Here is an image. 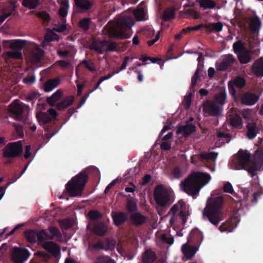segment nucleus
<instances>
[{"label": "nucleus", "mask_w": 263, "mask_h": 263, "mask_svg": "<svg viewBox=\"0 0 263 263\" xmlns=\"http://www.w3.org/2000/svg\"><path fill=\"white\" fill-rule=\"evenodd\" d=\"M74 101L73 96H68L66 97L63 100L57 104V107L59 109H64L70 106Z\"/></svg>", "instance_id": "nucleus-38"}, {"label": "nucleus", "mask_w": 263, "mask_h": 263, "mask_svg": "<svg viewBox=\"0 0 263 263\" xmlns=\"http://www.w3.org/2000/svg\"><path fill=\"white\" fill-rule=\"evenodd\" d=\"M252 70L257 77H263V57L259 58L254 62Z\"/></svg>", "instance_id": "nucleus-20"}, {"label": "nucleus", "mask_w": 263, "mask_h": 263, "mask_svg": "<svg viewBox=\"0 0 263 263\" xmlns=\"http://www.w3.org/2000/svg\"><path fill=\"white\" fill-rule=\"evenodd\" d=\"M196 130V126L190 122H187L185 125H182V134L184 137H188Z\"/></svg>", "instance_id": "nucleus-30"}, {"label": "nucleus", "mask_w": 263, "mask_h": 263, "mask_svg": "<svg viewBox=\"0 0 263 263\" xmlns=\"http://www.w3.org/2000/svg\"><path fill=\"white\" fill-rule=\"evenodd\" d=\"M161 239L164 242L172 245L174 242V239L173 237L167 236L166 234H162L161 236Z\"/></svg>", "instance_id": "nucleus-64"}, {"label": "nucleus", "mask_w": 263, "mask_h": 263, "mask_svg": "<svg viewBox=\"0 0 263 263\" xmlns=\"http://www.w3.org/2000/svg\"><path fill=\"white\" fill-rule=\"evenodd\" d=\"M25 234L27 239L30 242H34L37 240L38 232L35 231H27Z\"/></svg>", "instance_id": "nucleus-44"}, {"label": "nucleus", "mask_w": 263, "mask_h": 263, "mask_svg": "<svg viewBox=\"0 0 263 263\" xmlns=\"http://www.w3.org/2000/svg\"><path fill=\"white\" fill-rule=\"evenodd\" d=\"M261 26V21L257 15L252 16L250 18L249 27L251 31L255 33L259 31Z\"/></svg>", "instance_id": "nucleus-24"}, {"label": "nucleus", "mask_w": 263, "mask_h": 263, "mask_svg": "<svg viewBox=\"0 0 263 263\" xmlns=\"http://www.w3.org/2000/svg\"><path fill=\"white\" fill-rule=\"evenodd\" d=\"M107 231V228L103 223H98L93 227V232L99 236H103Z\"/></svg>", "instance_id": "nucleus-36"}, {"label": "nucleus", "mask_w": 263, "mask_h": 263, "mask_svg": "<svg viewBox=\"0 0 263 263\" xmlns=\"http://www.w3.org/2000/svg\"><path fill=\"white\" fill-rule=\"evenodd\" d=\"M202 107L203 111L206 116H218L221 114L222 110V108L219 105L209 100L203 102Z\"/></svg>", "instance_id": "nucleus-10"}, {"label": "nucleus", "mask_w": 263, "mask_h": 263, "mask_svg": "<svg viewBox=\"0 0 263 263\" xmlns=\"http://www.w3.org/2000/svg\"><path fill=\"white\" fill-rule=\"evenodd\" d=\"M39 4V0H23L22 5L29 9L35 8Z\"/></svg>", "instance_id": "nucleus-46"}, {"label": "nucleus", "mask_w": 263, "mask_h": 263, "mask_svg": "<svg viewBox=\"0 0 263 263\" xmlns=\"http://www.w3.org/2000/svg\"><path fill=\"white\" fill-rule=\"evenodd\" d=\"M62 96V91L61 90H58L51 97L47 98V102L50 106H57L60 102V98Z\"/></svg>", "instance_id": "nucleus-28"}, {"label": "nucleus", "mask_w": 263, "mask_h": 263, "mask_svg": "<svg viewBox=\"0 0 263 263\" xmlns=\"http://www.w3.org/2000/svg\"><path fill=\"white\" fill-rule=\"evenodd\" d=\"M27 42L25 40H7L3 41V45L5 48L20 50L27 45Z\"/></svg>", "instance_id": "nucleus-16"}, {"label": "nucleus", "mask_w": 263, "mask_h": 263, "mask_svg": "<svg viewBox=\"0 0 263 263\" xmlns=\"http://www.w3.org/2000/svg\"><path fill=\"white\" fill-rule=\"evenodd\" d=\"M126 208L129 212H135L137 208L136 203L132 200L127 201Z\"/></svg>", "instance_id": "nucleus-58"}, {"label": "nucleus", "mask_w": 263, "mask_h": 263, "mask_svg": "<svg viewBox=\"0 0 263 263\" xmlns=\"http://www.w3.org/2000/svg\"><path fill=\"white\" fill-rule=\"evenodd\" d=\"M154 196L156 203L161 206L166 205L170 201L169 192L165 187L161 185L155 189Z\"/></svg>", "instance_id": "nucleus-6"}, {"label": "nucleus", "mask_w": 263, "mask_h": 263, "mask_svg": "<svg viewBox=\"0 0 263 263\" xmlns=\"http://www.w3.org/2000/svg\"><path fill=\"white\" fill-rule=\"evenodd\" d=\"M246 43L242 40H238L233 44V50L236 54L245 51L248 48L246 47Z\"/></svg>", "instance_id": "nucleus-32"}, {"label": "nucleus", "mask_w": 263, "mask_h": 263, "mask_svg": "<svg viewBox=\"0 0 263 263\" xmlns=\"http://www.w3.org/2000/svg\"><path fill=\"white\" fill-rule=\"evenodd\" d=\"M69 9V4L67 1H62L61 3L60 8L59 10V15L62 17L61 21L63 23L61 25H55L53 30L59 32H63L66 29V17L68 14V10Z\"/></svg>", "instance_id": "nucleus-12"}, {"label": "nucleus", "mask_w": 263, "mask_h": 263, "mask_svg": "<svg viewBox=\"0 0 263 263\" xmlns=\"http://www.w3.org/2000/svg\"><path fill=\"white\" fill-rule=\"evenodd\" d=\"M96 263H115V262L109 257L99 256L96 259Z\"/></svg>", "instance_id": "nucleus-55"}, {"label": "nucleus", "mask_w": 263, "mask_h": 263, "mask_svg": "<svg viewBox=\"0 0 263 263\" xmlns=\"http://www.w3.org/2000/svg\"><path fill=\"white\" fill-rule=\"evenodd\" d=\"M230 124L234 127L241 129L242 127V119L239 115H235L231 118Z\"/></svg>", "instance_id": "nucleus-42"}, {"label": "nucleus", "mask_w": 263, "mask_h": 263, "mask_svg": "<svg viewBox=\"0 0 263 263\" xmlns=\"http://www.w3.org/2000/svg\"><path fill=\"white\" fill-rule=\"evenodd\" d=\"M171 174L174 178L178 179L180 178L181 170L179 165L173 166Z\"/></svg>", "instance_id": "nucleus-52"}, {"label": "nucleus", "mask_w": 263, "mask_h": 263, "mask_svg": "<svg viewBox=\"0 0 263 263\" xmlns=\"http://www.w3.org/2000/svg\"><path fill=\"white\" fill-rule=\"evenodd\" d=\"M30 255L29 251L25 249L15 248L13 250L12 259L15 263H23Z\"/></svg>", "instance_id": "nucleus-13"}, {"label": "nucleus", "mask_w": 263, "mask_h": 263, "mask_svg": "<svg viewBox=\"0 0 263 263\" xmlns=\"http://www.w3.org/2000/svg\"><path fill=\"white\" fill-rule=\"evenodd\" d=\"M186 205L185 203L182 201V225L186 222L188 216L190 215V212L187 210L186 211Z\"/></svg>", "instance_id": "nucleus-48"}, {"label": "nucleus", "mask_w": 263, "mask_h": 263, "mask_svg": "<svg viewBox=\"0 0 263 263\" xmlns=\"http://www.w3.org/2000/svg\"><path fill=\"white\" fill-rule=\"evenodd\" d=\"M87 181L86 173H81L73 177L66 185V191L71 197L81 196L84 186Z\"/></svg>", "instance_id": "nucleus-5"}, {"label": "nucleus", "mask_w": 263, "mask_h": 263, "mask_svg": "<svg viewBox=\"0 0 263 263\" xmlns=\"http://www.w3.org/2000/svg\"><path fill=\"white\" fill-rule=\"evenodd\" d=\"M43 54V51L37 45H34V49L32 52L30 57L31 62L32 63H36L39 62L42 58Z\"/></svg>", "instance_id": "nucleus-27"}, {"label": "nucleus", "mask_w": 263, "mask_h": 263, "mask_svg": "<svg viewBox=\"0 0 263 263\" xmlns=\"http://www.w3.org/2000/svg\"><path fill=\"white\" fill-rule=\"evenodd\" d=\"M206 28L210 32H219L222 31L223 25L221 22L210 23L206 26Z\"/></svg>", "instance_id": "nucleus-41"}, {"label": "nucleus", "mask_w": 263, "mask_h": 263, "mask_svg": "<svg viewBox=\"0 0 263 263\" xmlns=\"http://www.w3.org/2000/svg\"><path fill=\"white\" fill-rule=\"evenodd\" d=\"M36 118L41 124H45L51 120L48 114L44 112H39L37 113Z\"/></svg>", "instance_id": "nucleus-43"}, {"label": "nucleus", "mask_w": 263, "mask_h": 263, "mask_svg": "<svg viewBox=\"0 0 263 263\" xmlns=\"http://www.w3.org/2000/svg\"><path fill=\"white\" fill-rule=\"evenodd\" d=\"M42 247L48 252L53 254H59L60 252V247L57 244L52 241L45 242Z\"/></svg>", "instance_id": "nucleus-26"}, {"label": "nucleus", "mask_w": 263, "mask_h": 263, "mask_svg": "<svg viewBox=\"0 0 263 263\" xmlns=\"http://www.w3.org/2000/svg\"><path fill=\"white\" fill-rule=\"evenodd\" d=\"M223 190L224 192L230 194H233L234 192L233 186L231 183L229 182H227L224 184Z\"/></svg>", "instance_id": "nucleus-63"}, {"label": "nucleus", "mask_w": 263, "mask_h": 263, "mask_svg": "<svg viewBox=\"0 0 263 263\" xmlns=\"http://www.w3.org/2000/svg\"><path fill=\"white\" fill-rule=\"evenodd\" d=\"M113 220L114 221V223L116 226H119L123 223L127 218V215L122 212L118 213L115 214L113 217Z\"/></svg>", "instance_id": "nucleus-39"}, {"label": "nucleus", "mask_w": 263, "mask_h": 263, "mask_svg": "<svg viewBox=\"0 0 263 263\" xmlns=\"http://www.w3.org/2000/svg\"><path fill=\"white\" fill-rule=\"evenodd\" d=\"M48 232L46 230H42L38 233L37 240L42 242L45 240L49 239Z\"/></svg>", "instance_id": "nucleus-54"}, {"label": "nucleus", "mask_w": 263, "mask_h": 263, "mask_svg": "<svg viewBox=\"0 0 263 263\" xmlns=\"http://www.w3.org/2000/svg\"><path fill=\"white\" fill-rule=\"evenodd\" d=\"M198 247L193 246L192 245L185 243L182 246V253L183 254L185 260L192 259L194 256L197 251H198Z\"/></svg>", "instance_id": "nucleus-17"}, {"label": "nucleus", "mask_w": 263, "mask_h": 263, "mask_svg": "<svg viewBox=\"0 0 263 263\" xmlns=\"http://www.w3.org/2000/svg\"><path fill=\"white\" fill-rule=\"evenodd\" d=\"M239 221L237 216L231 217L220 226L219 230L222 232H231L237 227Z\"/></svg>", "instance_id": "nucleus-14"}, {"label": "nucleus", "mask_w": 263, "mask_h": 263, "mask_svg": "<svg viewBox=\"0 0 263 263\" xmlns=\"http://www.w3.org/2000/svg\"><path fill=\"white\" fill-rule=\"evenodd\" d=\"M211 179V176L209 173L193 172L182 182V190L193 197L197 196L200 190L207 184Z\"/></svg>", "instance_id": "nucleus-2"}, {"label": "nucleus", "mask_w": 263, "mask_h": 263, "mask_svg": "<svg viewBox=\"0 0 263 263\" xmlns=\"http://www.w3.org/2000/svg\"><path fill=\"white\" fill-rule=\"evenodd\" d=\"M58 35L53 31L48 30L45 37V42H51L58 39Z\"/></svg>", "instance_id": "nucleus-50"}, {"label": "nucleus", "mask_w": 263, "mask_h": 263, "mask_svg": "<svg viewBox=\"0 0 263 263\" xmlns=\"http://www.w3.org/2000/svg\"><path fill=\"white\" fill-rule=\"evenodd\" d=\"M60 83V80L58 78L49 80L45 83L44 90L46 92H50L57 87Z\"/></svg>", "instance_id": "nucleus-29"}, {"label": "nucleus", "mask_w": 263, "mask_h": 263, "mask_svg": "<svg viewBox=\"0 0 263 263\" xmlns=\"http://www.w3.org/2000/svg\"><path fill=\"white\" fill-rule=\"evenodd\" d=\"M29 109L28 105L16 100L9 105L8 111L15 120H20L23 112L25 111H28Z\"/></svg>", "instance_id": "nucleus-9"}, {"label": "nucleus", "mask_w": 263, "mask_h": 263, "mask_svg": "<svg viewBox=\"0 0 263 263\" xmlns=\"http://www.w3.org/2000/svg\"><path fill=\"white\" fill-rule=\"evenodd\" d=\"M175 13V9L174 8H168L163 13V17L164 20H168L174 18Z\"/></svg>", "instance_id": "nucleus-49"}, {"label": "nucleus", "mask_w": 263, "mask_h": 263, "mask_svg": "<svg viewBox=\"0 0 263 263\" xmlns=\"http://www.w3.org/2000/svg\"><path fill=\"white\" fill-rule=\"evenodd\" d=\"M156 259V255L151 250H146L142 255V262L150 263Z\"/></svg>", "instance_id": "nucleus-33"}, {"label": "nucleus", "mask_w": 263, "mask_h": 263, "mask_svg": "<svg viewBox=\"0 0 263 263\" xmlns=\"http://www.w3.org/2000/svg\"><path fill=\"white\" fill-rule=\"evenodd\" d=\"M227 98V95L224 88L218 91L214 96L213 102L219 105L220 107L226 104Z\"/></svg>", "instance_id": "nucleus-21"}, {"label": "nucleus", "mask_w": 263, "mask_h": 263, "mask_svg": "<svg viewBox=\"0 0 263 263\" xmlns=\"http://www.w3.org/2000/svg\"><path fill=\"white\" fill-rule=\"evenodd\" d=\"M246 80L240 76L236 77L233 79L228 82V88L229 92L234 100H236L238 98V95L237 93L236 88L242 89L246 86Z\"/></svg>", "instance_id": "nucleus-7"}, {"label": "nucleus", "mask_w": 263, "mask_h": 263, "mask_svg": "<svg viewBox=\"0 0 263 263\" xmlns=\"http://www.w3.org/2000/svg\"><path fill=\"white\" fill-rule=\"evenodd\" d=\"M233 164L235 170H246L251 177L258 178L256 172L260 171L263 165V152L256 150L253 159L251 160V155L248 151L240 149L237 154L236 158L233 161Z\"/></svg>", "instance_id": "nucleus-1"}, {"label": "nucleus", "mask_w": 263, "mask_h": 263, "mask_svg": "<svg viewBox=\"0 0 263 263\" xmlns=\"http://www.w3.org/2000/svg\"><path fill=\"white\" fill-rule=\"evenodd\" d=\"M202 240V233L198 229H195L192 230L191 232L189 237L188 238L187 242L193 241L192 243L193 244L199 243L200 245L201 243Z\"/></svg>", "instance_id": "nucleus-22"}, {"label": "nucleus", "mask_w": 263, "mask_h": 263, "mask_svg": "<svg viewBox=\"0 0 263 263\" xmlns=\"http://www.w3.org/2000/svg\"><path fill=\"white\" fill-rule=\"evenodd\" d=\"M134 24L135 22L131 17L121 16L117 21V25L120 28V30H117L111 24H108L103 28V32L111 37L127 38L129 36L126 34L125 30L130 29Z\"/></svg>", "instance_id": "nucleus-4"}, {"label": "nucleus", "mask_w": 263, "mask_h": 263, "mask_svg": "<svg viewBox=\"0 0 263 263\" xmlns=\"http://www.w3.org/2000/svg\"><path fill=\"white\" fill-rule=\"evenodd\" d=\"M105 40H95L91 44L90 48L99 53L102 54L105 52Z\"/></svg>", "instance_id": "nucleus-25"}, {"label": "nucleus", "mask_w": 263, "mask_h": 263, "mask_svg": "<svg viewBox=\"0 0 263 263\" xmlns=\"http://www.w3.org/2000/svg\"><path fill=\"white\" fill-rule=\"evenodd\" d=\"M48 230L49 232V234H48L49 236V239H53L55 236H58L60 233L59 230L58 228L53 227H49Z\"/></svg>", "instance_id": "nucleus-56"}, {"label": "nucleus", "mask_w": 263, "mask_h": 263, "mask_svg": "<svg viewBox=\"0 0 263 263\" xmlns=\"http://www.w3.org/2000/svg\"><path fill=\"white\" fill-rule=\"evenodd\" d=\"M130 218L131 222L137 226L144 223L147 220V217L142 215L140 212L132 213L130 215Z\"/></svg>", "instance_id": "nucleus-23"}, {"label": "nucleus", "mask_w": 263, "mask_h": 263, "mask_svg": "<svg viewBox=\"0 0 263 263\" xmlns=\"http://www.w3.org/2000/svg\"><path fill=\"white\" fill-rule=\"evenodd\" d=\"M174 51V46L172 45L170 47V49L168 50L166 54L167 59L165 61H168L169 60L176 59L179 57V55H178L177 56L173 57L172 56V52Z\"/></svg>", "instance_id": "nucleus-62"}, {"label": "nucleus", "mask_w": 263, "mask_h": 263, "mask_svg": "<svg viewBox=\"0 0 263 263\" xmlns=\"http://www.w3.org/2000/svg\"><path fill=\"white\" fill-rule=\"evenodd\" d=\"M246 128L247 129V138L251 140L254 139L260 130L256 123L254 122H248L246 125Z\"/></svg>", "instance_id": "nucleus-18"}, {"label": "nucleus", "mask_w": 263, "mask_h": 263, "mask_svg": "<svg viewBox=\"0 0 263 263\" xmlns=\"http://www.w3.org/2000/svg\"><path fill=\"white\" fill-rule=\"evenodd\" d=\"M105 52L114 51L116 50L117 45L115 42L105 41Z\"/></svg>", "instance_id": "nucleus-51"}, {"label": "nucleus", "mask_w": 263, "mask_h": 263, "mask_svg": "<svg viewBox=\"0 0 263 263\" xmlns=\"http://www.w3.org/2000/svg\"><path fill=\"white\" fill-rule=\"evenodd\" d=\"M118 72H112L111 74H108L106 76L102 77L99 80L98 84L95 88V89H97L99 85L103 82L104 81L109 79L111 78L114 75L117 73Z\"/></svg>", "instance_id": "nucleus-60"}, {"label": "nucleus", "mask_w": 263, "mask_h": 263, "mask_svg": "<svg viewBox=\"0 0 263 263\" xmlns=\"http://www.w3.org/2000/svg\"><path fill=\"white\" fill-rule=\"evenodd\" d=\"M82 63L84 64L85 67L90 71H96V68L95 67L93 63L86 60H84L83 61Z\"/></svg>", "instance_id": "nucleus-61"}, {"label": "nucleus", "mask_w": 263, "mask_h": 263, "mask_svg": "<svg viewBox=\"0 0 263 263\" xmlns=\"http://www.w3.org/2000/svg\"><path fill=\"white\" fill-rule=\"evenodd\" d=\"M116 245V242L114 240L111 239H107L106 240V246H104L101 242H98V243L93 246V248L97 249H105V250H110L112 249Z\"/></svg>", "instance_id": "nucleus-35"}, {"label": "nucleus", "mask_w": 263, "mask_h": 263, "mask_svg": "<svg viewBox=\"0 0 263 263\" xmlns=\"http://www.w3.org/2000/svg\"><path fill=\"white\" fill-rule=\"evenodd\" d=\"M88 215L89 218L91 220H97L101 217V214L97 211H90Z\"/></svg>", "instance_id": "nucleus-59"}, {"label": "nucleus", "mask_w": 263, "mask_h": 263, "mask_svg": "<svg viewBox=\"0 0 263 263\" xmlns=\"http://www.w3.org/2000/svg\"><path fill=\"white\" fill-rule=\"evenodd\" d=\"M133 13L137 21L146 20V13L143 8H138L133 11Z\"/></svg>", "instance_id": "nucleus-40"}, {"label": "nucleus", "mask_w": 263, "mask_h": 263, "mask_svg": "<svg viewBox=\"0 0 263 263\" xmlns=\"http://www.w3.org/2000/svg\"><path fill=\"white\" fill-rule=\"evenodd\" d=\"M223 202L222 196H219L206 202L202 212L203 217L207 218L213 225L217 226L222 220L221 208Z\"/></svg>", "instance_id": "nucleus-3"}, {"label": "nucleus", "mask_w": 263, "mask_h": 263, "mask_svg": "<svg viewBox=\"0 0 263 263\" xmlns=\"http://www.w3.org/2000/svg\"><path fill=\"white\" fill-rule=\"evenodd\" d=\"M240 114L242 115L247 123L250 122L251 119V114L249 109H244L241 110Z\"/></svg>", "instance_id": "nucleus-57"}, {"label": "nucleus", "mask_w": 263, "mask_h": 263, "mask_svg": "<svg viewBox=\"0 0 263 263\" xmlns=\"http://www.w3.org/2000/svg\"><path fill=\"white\" fill-rule=\"evenodd\" d=\"M259 96L252 91H248L241 93L235 101L238 100L243 105L252 106L259 100Z\"/></svg>", "instance_id": "nucleus-11"}, {"label": "nucleus", "mask_w": 263, "mask_h": 263, "mask_svg": "<svg viewBox=\"0 0 263 263\" xmlns=\"http://www.w3.org/2000/svg\"><path fill=\"white\" fill-rule=\"evenodd\" d=\"M76 6L83 10H88L92 6L93 3L89 0H74Z\"/></svg>", "instance_id": "nucleus-37"}, {"label": "nucleus", "mask_w": 263, "mask_h": 263, "mask_svg": "<svg viewBox=\"0 0 263 263\" xmlns=\"http://www.w3.org/2000/svg\"><path fill=\"white\" fill-rule=\"evenodd\" d=\"M23 152L22 141L8 143L3 149L4 156L8 158H14L18 156Z\"/></svg>", "instance_id": "nucleus-8"}, {"label": "nucleus", "mask_w": 263, "mask_h": 263, "mask_svg": "<svg viewBox=\"0 0 263 263\" xmlns=\"http://www.w3.org/2000/svg\"><path fill=\"white\" fill-rule=\"evenodd\" d=\"M4 55L8 58H12L15 59H22V54L20 50H15L14 51H7Z\"/></svg>", "instance_id": "nucleus-45"}, {"label": "nucleus", "mask_w": 263, "mask_h": 263, "mask_svg": "<svg viewBox=\"0 0 263 263\" xmlns=\"http://www.w3.org/2000/svg\"><path fill=\"white\" fill-rule=\"evenodd\" d=\"M199 77V72H198V71H195L194 76L192 78L191 85L189 89H194V91H195V87L197 84Z\"/></svg>", "instance_id": "nucleus-53"}, {"label": "nucleus", "mask_w": 263, "mask_h": 263, "mask_svg": "<svg viewBox=\"0 0 263 263\" xmlns=\"http://www.w3.org/2000/svg\"><path fill=\"white\" fill-rule=\"evenodd\" d=\"M91 23L90 18H84L81 20L79 22V27L84 31H87L89 28Z\"/></svg>", "instance_id": "nucleus-47"}, {"label": "nucleus", "mask_w": 263, "mask_h": 263, "mask_svg": "<svg viewBox=\"0 0 263 263\" xmlns=\"http://www.w3.org/2000/svg\"><path fill=\"white\" fill-rule=\"evenodd\" d=\"M253 55V51L247 49L237 54V56L241 64H246L251 61Z\"/></svg>", "instance_id": "nucleus-19"}, {"label": "nucleus", "mask_w": 263, "mask_h": 263, "mask_svg": "<svg viewBox=\"0 0 263 263\" xmlns=\"http://www.w3.org/2000/svg\"><path fill=\"white\" fill-rule=\"evenodd\" d=\"M195 92L194 89H189L186 95L184 96L183 101H182V106H183L186 109L190 107L192 99L194 97Z\"/></svg>", "instance_id": "nucleus-31"}, {"label": "nucleus", "mask_w": 263, "mask_h": 263, "mask_svg": "<svg viewBox=\"0 0 263 263\" xmlns=\"http://www.w3.org/2000/svg\"><path fill=\"white\" fill-rule=\"evenodd\" d=\"M199 3L200 7L204 9H213L216 6V3L213 0H196Z\"/></svg>", "instance_id": "nucleus-34"}, {"label": "nucleus", "mask_w": 263, "mask_h": 263, "mask_svg": "<svg viewBox=\"0 0 263 263\" xmlns=\"http://www.w3.org/2000/svg\"><path fill=\"white\" fill-rule=\"evenodd\" d=\"M236 59L232 54H227L223 56L222 61L216 63V66L217 70L220 71L226 70L233 66Z\"/></svg>", "instance_id": "nucleus-15"}]
</instances>
